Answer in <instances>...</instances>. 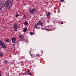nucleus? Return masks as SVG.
<instances>
[{
  "mask_svg": "<svg viewBox=\"0 0 76 76\" xmlns=\"http://www.w3.org/2000/svg\"><path fill=\"white\" fill-rule=\"evenodd\" d=\"M27 73H29L28 72H27Z\"/></svg>",
  "mask_w": 76,
  "mask_h": 76,
  "instance_id": "35",
  "label": "nucleus"
},
{
  "mask_svg": "<svg viewBox=\"0 0 76 76\" xmlns=\"http://www.w3.org/2000/svg\"><path fill=\"white\" fill-rule=\"evenodd\" d=\"M30 34L31 35H33L34 34V33L32 32H30Z\"/></svg>",
  "mask_w": 76,
  "mask_h": 76,
  "instance_id": "13",
  "label": "nucleus"
},
{
  "mask_svg": "<svg viewBox=\"0 0 76 76\" xmlns=\"http://www.w3.org/2000/svg\"><path fill=\"white\" fill-rule=\"evenodd\" d=\"M0 49H1V47H0Z\"/></svg>",
  "mask_w": 76,
  "mask_h": 76,
  "instance_id": "30",
  "label": "nucleus"
},
{
  "mask_svg": "<svg viewBox=\"0 0 76 76\" xmlns=\"http://www.w3.org/2000/svg\"><path fill=\"white\" fill-rule=\"evenodd\" d=\"M24 24L25 25H27L28 24V22H27V21H26L24 23Z\"/></svg>",
  "mask_w": 76,
  "mask_h": 76,
  "instance_id": "14",
  "label": "nucleus"
},
{
  "mask_svg": "<svg viewBox=\"0 0 76 76\" xmlns=\"http://www.w3.org/2000/svg\"><path fill=\"white\" fill-rule=\"evenodd\" d=\"M48 22H49V20H48Z\"/></svg>",
  "mask_w": 76,
  "mask_h": 76,
  "instance_id": "28",
  "label": "nucleus"
},
{
  "mask_svg": "<svg viewBox=\"0 0 76 76\" xmlns=\"http://www.w3.org/2000/svg\"><path fill=\"white\" fill-rule=\"evenodd\" d=\"M23 19H25V18H26V15H24L23 17Z\"/></svg>",
  "mask_w": 76,
  "mask_h": 76,
  "instance_id": "20",
  "label": "nucleus"
},
{
  "mask_svg": "<svg viewBox=\"0 0 76 76\" xmlns=\"http://www.w3.org/2000/svg\"><path fill=\"white\" fill-rule=\"evenodd\" d=\"M50 28H43L42 30H47L48 31V30H50Z\"/></svg>",
  "mask_w": 76,
  "mask_h": 76,
  "instance_id": "8",
  "label": "nucleus"
},
{
  "mask_svg": "<svg viewBox=\"0 0 76 76\" xmlns=\"http://www.w3.org/2000/svg\"><path fill=\"white\" fill-rule=\"evenodd\" d=\"M29 53L30 54L31 56V58H32V57H33V55L32 54L31 52H29Z\"/></svg>",
  "mask_w": 76,
  "mask_h": 76,
  "instance_id": "15",
  "label": "nucleus"
},
{
  "mask_svg": "<svg viewBox=\"0 0 76 76\" xmlns=\"http://www.w3.org/2000/svg\"><path fill=\"white\" fill-rule=\"evenodd\" d=\"M34 28H36V29H37V28H38V26H37V25L35 26Z\"/></svg>",
  "mask_w": 76,
  "mask_h": 76,
  "instance_id": "19",
  "label": "nucleus"
},
{
  "mask_svg": "<svg viewBox=\"0 0 76 76\" xmlns=\"http://www.w3.org/2000/svg\"><path fill=\"white\" fill-rule=\"evenodd\" d=\"M4 63H5V64H7V63H9V62H8V60H5L4 61Z\"/></svg>",
  "mask_w": 76,
  "mask_h": 76,
  "instance_id": "10",
  "label": "nucleus"
},
{
  "mask_svg": "<svg viewBox=\"0 0 76 76\" xmlns=\"http://www.w3.org/2000/svg\"><path fill=\"white\" fill-rule=\"evenodd\" d=\"M47 13H48V14L46 15V16H47V17H48L49 16H50V15H51V13L49 12H47Z\"/></svg>",
  "mask_w": 76,
  "mask_h": 76,
  "instance_id": "9",
  "label": "nucleus"
},
{
  "mask_svg": "<svg viewBox=\"0 0 76 76\" xmlns=\"http://www.w3.org/2000/svg\"><path fill=\"white\" fill-rule=\"evenodd\" d=\"M61 23L62 24H63V23Z\"/></svg>",
  "mask_w": 76,
  "mask_h": 76,
  "instance_id": "33",
  "label": "nucleus"
},
{
  "mask_svg": "<svg viewBox=\"0 0 76 76\" xmlns=\"http://www.w3.org/2000/svg\"><path fill=\"white\" fill-rule=\"evenodd\" d=\"M27 30V27H25L23 29V32H26V31Z\"/></svg>",
  "mask_w": 76,
  "mask_h": 76,
  "instance_id": "11",
  "label": "nucleus"
},
{
  "mask_svg": "<svg viewBox=\"0 0 76 76\" xmlns=\"http://www.w3.org/2000/svg\"><path fill=\"white\" fill-rule=\"evenodd\" d=\"M1 10V8L0 7V10Z\"/></svg>",
  "mask_w": 76,
  "mask_h": 76,
  "instance_id": "26",
  "label": "nucleus"
},
{
  "mask_svg": "<svg viewBox=\"0 0 76 76\" xmlns=\"http://www.w3.org/2000/svg\"><path fill=\"white\" fill-rule=\"evenodd\" d=\"M36 56H37V57H39V54H37Z\"/></svg>",
  "mask_w": 76,
  "mask_h": 76,
  "instance_id": "22",
  "label": "nucleus"
},
{
  "mask_svg": "<svg viewBox=\"0 0 76 76\" xmlns=\"http://www.w3.org/2000/svg\"><path fill=\"white\" fill-rule=\"evenodd\" d=\"M29 10H31V8H29Z\"/></svg>",
  "mask_w": 76,
  "mask_h": 76,
  "instance_id": "29",
  "label": "nucleus"
},
{
  "mask_svg": "<svg viewBox=\"0 0 76 76\" xmlns=\"http://www.w3.org/2000/svg\"><path fill=\"white\" fill-rule=\"evenodd\" d=\"M1 62V61L0 60V63Z\"/></svg>",
  "mask_w": 76,
  "mask_h": 76,
  "instance_id": "32",
  "label": "nucleus"
},
{
  "mask_svg": "<svg viewBox=\"0 0 76 76\" xmlns=\"http://www.w3.org/2000/svg\"><path fill=\"white\" fill-rule=\"evenodd\" d=\"M15 41H16V38L13 37L12 38V41L13 43H15Z\"/></svg>",
  "mask_w": 76,
  "mask_h": 76,
  "instance_id": "7",
  "label": "nucleus"
},
{
  "mask_svg": "<svg viewBox=\"0 0 76 76\" xmlns=\"http://www.w3.org/2000/svg\"><path fill=\"white\" fill-rule=\"evenodd\" d=\"M31 74V72H30L28 74V75H30Z\"/></svg>",
  "mask_w": 76,
  "mask_h": 76,
  "instance_id": "24",
  "label": "nucleus"
},
{
  "mask_svg": "<svg viewBox=\"0 0 76 76\" xmlns=\"http://www.w3.org/2000/svg\"><path fill=\"white\" fill-rule=\"evenodd\" d=\"M35 9L34 8L32 9L31 10H30L29 11V12L31 13H32V14H34L35 13Z\"/></svg>",
  "mask_w": 76,
  "mask_h": 76,
  "instance_id": "4",
  "label": "nucleus"
},
{
  "mask_svg": "<svg viewBox=\"0 0 76 76\" xmlns=\"http://www.w3.org/2000/svg\"><path fill=\"white\" fill-rule=\"evenodd\" d=\"M16 1H18V0H16Z\"/></svg>",
  "mask_w": 76,
  "mask_h": 76,
  "instance_id": "31",
  "label": "nucleus"
},
{
  "mask_svg": "<svg viewBox=\"0 0 76 76\" xmlns=\"http://www.w3.org/2000/svg\"><path fill=\"white\" fill-rule=\"evenodd\" d=\"M5 42L7 43L9 42V39H6L5 40Z\"/></svg>",
  "mask_w": 76,
  "mask_h": 76,
  "instance_id": "12",
  "label": "nucleus"
},
{
  "mask_svg": "<svg viewBox=\"0 0 76 76\" xmlns=\"http://www.w3.org/2000/svg\"><path fill=\"white\" fill-rule=\"evenodd\" d=\"M5 5L6 7H10L12 6V3L9 1H6L5 3Z\"/></svg>",
  "mask_w": 76,
  "mask_h": 76,
  "instance_id": "1",
  "label": "nucleus"
},
{
  "mask_svg": "<svg viewBox=\"0 0 76 76\" xmlns=\"http://www.w3.org/2000/svg\"><path fill=\"white\" fill-rule=\"evenodd\" d=\"M19 16V14L17 13L16 15V17H18Z\"/></svg>",
  "mask_w": 76,
  "mask_h": 76,
  "instance_id": "16",
  "label": "nucleus"
},
{
  "mask_svg": "<svg viewBox=\"0 0 76 76\" xmlns=\"http://www.w3.org/2000/svg\"><path fill=\"white\" fill-rule=\"evenodd\" d=\"M41 27H39L38 28H37V29H40Z\"/></svg>",
  "mask_w": 76,
  "mask_h": 76,
  "instance_id": "25",
  "label": "nucleus"
},
{
  "mask_svg": "<svg viewBox=\"0 0 76 76\" xmlns=\"http://www.w3.org/2000/svg\"><path fill=\"white\" fill-rule=\"evenodd\" d=\"M60 1L62 2V3H63L64 1V0H60Z\"/></svg>",
  "mask_w": 76,
  "mask_h": 76,
  "instance_id": "18",
  "label": "nucleus"
},
{
  "mask_svg": "<svg viewBox=\"0 0 76 76\" xmlns=\"http://www.w3.org/2000/svg\"><path fill=\"white\" fill-rule=\"evenodd\" d=\"M40 25L41 26H42H42H43L42 22L40 21H39V22L37 24V25Z\"/></svg>",
  "mask_w": 76,
  "mask_h": 76,
  "instance_id": "5",
  "label": "nucleus"
},
{
  "mask_svg": "<svg viewBox=\"0 0 76 76\" xmlns=\"http://www.w3.org/2000/svg\"><path fill=\"white\" fill-rule=\"evenodd\" d=\"M19 37L20 38V39L22 40L24 39V36L22 34L20 35L19 36Z\"/></svg>",
  "mask_w": 76,
  "mask_h": 76,
  "instance_id": "6",
  "label": "nucleus"
},
{
  "mask_svg": "<svg viewBox=\"0 0 76 76\" xmlns=\"http://www.w3.org/2000/svg\"><path fill=\"white\" fill-rule=\"evenodd\" d=\"M45 19V17L44 18L42 17L41 18V19H42V20H44Z\"/></svg>",
  "mask_w": 76,
  "mask_h": 76,
  "instance_id": "17",
  "label": "nucleus"
},
{
  "mask_svg": "<svg viewBox=\"0 0 76 76\" xmlns=\"http://www.w3.org/2000/svg\"><path fill=\"white\" fill-rule=\"evenodd\" d=\"M14 62H12V61H11L10 64H13V63Z\"/></svg>",
  "mask_w": 76,
  "mask_h": 76,
  "instance_id": "23",
  "label": "nucleus"
},
{
  "mask_svg": "<svg viewBox=\"0 0 76 76\" xmlns=\"http://www.w3.org/2000/svg\"><path fill=\"white\" fill-rule=\"evenodd\" d=\"M10 1H12V0H10Z\"/></svg>",
  "mask_w": 76,
  "mask_h": 76,
  "instance_id": "34",
  "label": "nucleus"
},
{
  "mask_svg": "<svg viewBox=\"0 0 76 76\" xmlns=\"http://www.w3.org/2000/svg\"><path fill=\"white\" fill-rule=\"evenodd\" d=\"M0 76H1V74H0Z\"/></svg>",
  "mask_w": 76,
  "mask_h": 76,
  "instance_id": "27",
  "label": "nucleus"
},
{
  "mask_svg": "<svg viewBox=\"0 0 76 76\" xmlns=\"http://www.w3.org/2000/svg\"><path fill=\"white\" fill-rule=\"evenodd\" d=\"M18 26L17 23H15L14 24L13 27L14 28H15V29L14 30V31H18L17 30L18 29Z\"/></svg>",
  "mask_w": 76,
  "mask_h": 76,
  "instance_id": "2",
  "label": "nucleus"
},
{
  "mask_svg": "<svg viewBox=\"0 0 76 76\" xmlns=\"http://www.w3.org/2000/svg\"><path fill=\"white\" fill-rule=\"evenodd\" d=\"M0 45L1 46H2L4 48H6V45H5L3 43V42L1 41H0Z\"/></svg>",
  "mask_w": 76,
  "mask_h": 76,
  "instance_id": "3",
  "label": "nucleus"
},
{
  "mask_svg": "<svg viewBox=\"0 0 76 76\" xmlns=\"http://www.w3.org/2000/svg\"><path fill=\"white\" fill-rule=\"evenodd\" d=\"M3 56V54L1 53H0V56Z\"/></svg>",
  "mask_w": 76,
  "mask_h": 76,
  "instance_id": "21",
  "label": "nucleus"
}]
</instances>
